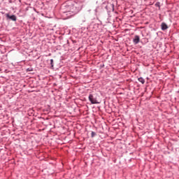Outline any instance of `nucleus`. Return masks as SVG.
Wrapping results in <instances>:
<instances>
[{
    "label": "nucleus",
    "mask_w": 179,
    "mask_h": 179,
    "mask_svg": "<svg viewBox=\"0 0 179 179\" xmlns=\"http://www.w3.org/2000/svg\"><path fill=\"white\" fill-rule=\"evenodd\" d=\"M80 10V8L78 7L77 4H71L66 6V10L64 11V15L67 16V18L71 17L76 15Z\"/></svg>",
    "instance_id": "f257e3e1"
},
{
    "label": "nucleus",
    "mask_w": 179,
    "mask_h": 179,
    "mask_svg": "<svg viewBox=\"0 0 179 179\" xmlns=\"http://www.w3.org/2000/svg\"><path fill=\"white\" fill-rule=\"evenodd\" d=\"M89 101H91L92 104H97L99 102L97 101V98L93 95V94H90Z\"/></svg>",
    "instance_id": "f03ea898"
},
{
    "label": "nucleus",
    "mask_w": 179,
    "mask_h": 179,
    "mask_svg": "<svg viewBox=\"0 0 179 179\" xmlns=\"http://www.w3.org/2000/svg\"><path fill=\"white\" fill-rule=\"evenodd\" d=\"M6 17L10 19L12 21L17 20V17L15 15H9L8 13L6 14Z\"/></svg>",
    "instance_id": "7ed1b4c3"
},
{
    "label": "nucleus",
    "mask_w": 179,
    "mask_h": 179,
    "mask_svg": "<svg viewBox=\"0 0 179 179\" xmlns=\"http://www.w3.org/2000/svg\"><path fill=\"white\" fill-rule=\"evenodd\" d=\"M134 44H138L140 43V36H135L134 39Z\"/></svg>",
    "instance_id": "20e7f679"
},
{
    "label": "nucleus",
    "mask_w": 179,
    "mask_h": 179,
    "mask_svg": "<svg viewBox=\"0 0 179 179\" xmlns=\"http://www.w3.org/2000/svg\"><path fill=\"white\" fill-rule=\"evenodd\" d=\"M161 27L162 30H166L168 29V26L166 24V22H162V24H161Z\"/></svg>",
    "instance_id": "39448f33"
},
{
    "label": "nucleus",
    "mask_w": 179,
    "mask_h": 179,
    "mask_svg": "<svg viewBox=\"0 0 179 179\" xmlns=\"http://www.w3.org/2000/svg\"><path fill=\"white\" fill-rule=\"evenodd\" d=\"M138 81L139 82H141V83H142V84H145V79L144 78H143V77H140L139 78H138Z\"/></svg>",
    "instance_id": "423d86ee"
},
{
    "label": "nucleus",
    "mask_w": 179,
    "mask_h": 179,
    "mask_svg": "<svg viewBox=\"0 0 179 179\" xmlns=\"http://www.w3.org/2000/svg\"><path fill=\"white\" fill-rule=\"evenodd\" d=\"M53 63H54V60H53L52 59H50V64H51V66H52V67L54 66Z\"/></svg>",
    "instance_id": "0eeeda50"
},
{
    "label": "nucleus",
    "mask_w": 179,
    "mask_h": 179,
    "mask_svg": "<svg viewBox=\"0 0 179 179\" xmlns=\"http://www.w3.org/2000/svg\"><path fill=\"white\" fill-rule=\"evenodd\" d=\"M91 135H92V137H94L95 135H96V133L94 132V131H92V132L91 133Z\"/></svg>",
    "instance_id": "6e6552de"
},
{
    "label": "nucleus",
    "mask_w": 179,
    "mask_h": 179,
    "mask_svg": "<svg viewBox=\"0 0 179 179\" xmlns=\"http://www.w3.org/2000/svg\"><path fill=\"white\" fill-rule=\"evenodd\" d=\"M155 6L159 7V3H156Z\"/></svg>",
    "instance_id": "1a4fd4ad"
},
{
    "label": "nucleus",
    "mask_w": 179,
    "mask_h": 179,
    "mask_svg": "<svg viewBox=\"0 0 179 179\" xmlns=\"http://www.w3.org/2000/svg\"><path fill=\"white\" fill-rule=\"evenodd\" d=\"M27 71H33V69H27Z\"/></svg>",
    "instance_id": "9d476101"
}]
</instances>
